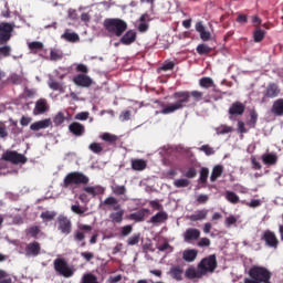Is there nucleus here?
<instances>
[{
	"instance_id": "1",
	"label": "nucleus",
	"mask_w": 283,
	"mask_h": 283,
	"mask_svg": "<svg viewBox=\"0 0 283 283\" xmlns=\"http://www.w3.org/2000/svg\"><path fill=\"white\" fill-rule=\"evenodd\" d=\"M172 98H175L176 102L167 106H165V103L156 102L163 107L159 112H156V114H174L175 112L185 109V107H191V105L196 107V103H200V101L209 103L211 96H205V92L201 91H179L172 94Z\"/></svg>"
},
{
	"instance_id": "2",
	"label": "nucleus",
	"mask_w": 283,
	"mask_h": 283,
	"mask_svg": "<svg viewBox=\"0 0 283 283\" xmlns=\"http://www.w3.org/2000/svg\"><path fill=\"white\" fill-rule=\"evenodd\" d=\"M248 275L243 283H271V277H273V273L269 269L260 265L250 268Z\"/></svg>"
},
{
	"instance_id": "3",
	"label": "nucleus",
	"mask_w": 283,
	"mask_h": 283,
	"mask_svg": "<svg viewBox=\"0 0 283 283\" xmlns=\"http://www.w3.org/2000/svg\"><path fill=\"white\" fill-rule=\"evenodd\" d=\"M90 184V177H87L85 174L81 171H72L69 172L62 182L63 189H78L81 185H88Z\"/></svg>"
},
{
	"instance_id": "4",
	"label": "nucleus",
	"mask_w": 283,
	"mask_h": 283,
	"mask_svg": "<svg viewBox=\"0 0 283 283\" xmlns=\"http://www.w3.org/2000/svg\"><path fill=\"white\" fill-rule=\"evenodd\" d=\"M104 28L108 34H113L114 36H123L127 30V22L118 18H108L104 20Z\"/></svg>"
},
{
	"instance_id": "5",
	"label": "nucleus",
	"mask_w": 283,
	"mask_h": 283,
	"mask_svg": "<svg viewBox=\"0 0 283 283\" xmlns=\"http://www.w3.org/2000/svg\"><path fill=\"white\" fill-rule=\"evenodd\" d=\"M102 205H104L105 207H113V211H116L109 214V220L111 222H113V224H120V222H123L125 210L120 209V203H118V199H116L115 197H108L102 202Z\"/></svg>"
},
{
	"instance_id": "6",
	"label": "nucleus",
	"mask_w": 283,
	"mask_h": 283,
	"mask_svg": "<svg viewBox=\"0 0 283 283\" xmlns=\"http://www.w3.org/2000/svg\"><path fill=\"white\" fill-rule=\"evenodd\" d=\"M53 269L57 275L70 279L74 275V269L63 258H57L53 261Z\"/></svg>"
},
{
	"instance_id": "7",
	"label": "nucleus",
	"mask_w": 283,
	"mask_h": 283,
	"mask_svg": "<svg viewBox=\"0 0 283 283\" xmlns=\"http://www.w3.org/2000/svg\"><path fill=\"white\" fill-rule=\"evenodd\" d=\"M197 269H199L203 275H207V273H213L216 269H218V259L216 254H210L209 256L203 258L198 263Z\"/></svg>"
},
{
	"instance_id": "8",
	"label": "nucleus",
	"mask_w": 283,
	"mask_h": 283,
	"mask_svg": "<svg viewBox=\"0 0 283 283\" xmlns=\"http://www.w3.org/2000/svg\"><path fill=\"white\" fill-rule=\"evenodd\" d=\"M2 160L11 163V165H25V163H28V157L17 150H6L2 154Z\"/></svg>"
},
{
	"instance_id": "9",
	"label": "nucleus",
	"mask_w": 283,
	"mask_h": 283,
	"mask_svg": "<svg viewBox=\"0 0 283 283\" xmlns=\"http://www.w3.org/2000/svg\"><path fill=\"white\" fill-rule=\"evenodd\" d=\"M90 232H92V226L80 223L77 230H75L73 234L74 242H81L80 247L82 249L87 247V243L85 242V233Z\"/></svg>"
},
{
	"instance_id": "10",
	"label": "nucleus",
	"mask_w": 283,
	"mask_h": 283,
	"mask_svg": "<svg viewBox=\"0 0 283 283\" xmlns=\"http://www.w3.org/2000/svg\"><path fill=\"white\" fill-rule=\"evenodd\" d=\"M261 240L265 242V247L269 249H277L280 247V240L277 239V234L271 230H265L262 233Z\"/></svg>"
},
{
	"instance_id": "11",
	"label": "nucleus",
	"mask_w": 283,
	"mask_h": 283,
	"mask_svg": "<svg viewBox=\"0 0 283 283\" xmlns=\"http://www.w3.org/2000/svg\"><path fill=\"white\" fill-rule=\"evenodd\" d=\"M14 27L8 22L0 23V45H6L12 39Z\"/></svg>"
},
{
	"instance_id": "12",
	"label": "nucleus",
	"mask_w": 283,
	"mask_h": 283,
	"mask_svg": "<svg viewBox=\"0 0 283 283\" xmlns=\"http://www.w3.org/2000/svg\"><path fill=\"white\" fill-rule=\"evenodd\" d=\"M57 224V230L63 234V235H70L72 233V220L70 218L60 214L56 220Z\"/></svg>"
},
{
	"instance_id": "13",
	"label": "nucleus",
	"mask_w": 283,
	"mask_h": 283,
	"mask_svg": "<svg viewBox=\"0 0 283 283\" xmlns=\"http://www.w3.org/2000/svg\"><path fill=\"white\" fill-rule=\"evenodd\" d=\"M72 82L77 87H92L94 85V80L90 77L87 74H77L73 77Z\"/></svg>"
},
{
	"instance_id": "14",
	"label": "nucleus",
	"mask_w": 283,
	"mask_h": 283,
	"mask_svg": "<svg viewBox=\"0 0 283 283\" xmlns=\"http://www.w3.org/2000/svg\"><path fill=\"white\" fill-rule=\"evenodd\" d=\"M24 254L27 258H38L41 255V243L39 241L28 243L24 248Z\"/></svg>"
},
{
	"instance_id": "15",
	"label": "nucleus",
	"mask_w": 283,
	"mask_h": 283,
	"mask_svg": "<svg viewBox=\"0 0 283 283\" xmlns=\"http://www.w3.org/2000/svg\"><path fill=\"white\" fill-rule=\"evenodd\" d=\"M247 109V106L242 104V102H234L230 106L228 114L230 115V120H233V116H242L244 114V111Z\"/></svg>"
},
{
	"instance_id": "16",
	"label": "nucleus",
	"mask_w": 283,
	"mask_h": 283,
	"mask_svg": "<svg viewBox=\"0 0 283 283\" xmlns=\"http://www.w3.org/2000/svg\"><path fill=\"white\" fill-rule=\"evenodd\" d=\"M280 86L276 83H270L263 92V96L264 98H277V96H280Z\"/></svg>"
},
{
	"instance_id": "17",
	"label": "nucleus",
	"mask_w": 283,
	"mask_h": 283,
	"mask_svg": "<svg viewBox=\"0 0 283 283\" xmlns=\"http://www.w3.org/2000/svg\"><path fill=\"white\" fill-rule=\"evenodd\" d=\"M185 274V270L180 265L171 266L168 275L176 282H182V275Z\"/></svg>"
},
{
	"instance_id": "18",
	"label": "nucleus",
	"mask_w": 283,
	"mask_h": 283,
	"mask_svg": "<svg viewBox=\"0 0 283 283\" xmlns=\"http://www.w3.org/2000/svg\"><path fill=\"white\" fill-rule=\"evenodd\" d=\"M149 213V209L142 208L136 212L128 214V220H134V222H145V216Z\"/></svg>"
},
{
	"instance_id": "19",
	"label": "nucleus",
	"mask_w": 283,
	"mask_h": 283,
	"mask_svg": "<svg viewBox=\"0 0 283 283\" xmlns=\"http://www.w3.org/2000/svg\"><path fill=\"white\" fill-rule=\"evenodd\" d=\"M48 127H52V119L46 118L39 122H35L30 125L31 132H39L41 129H48Z\"/></svg>"
},
{
	"instance_id": "20",
	"label": "nucleus",
	"mask_w": 283,
	"mask_h": 283,
	"mask_svg": "<svg viewBox=\"0 0 283 283\" xmlns=\"http://www.w3.org/2000/svg\"><path fill=\"white\" fill-rule=\"evenodd\" d=\"M137 33L134 30H128L119 40L122 45H132L136 43Z\"/></svg>"
},
{
	"instance_id": "21",
	"label": "nucleus",
	"mask_w": 283,
	"mask_h": 283,
	"mask_svg": "<svg viewBox=\"0 0 283 283\" xmlns=\"http://www.w3.org/2000/svg\"><path fill=\"white\" fill-rule=\"evenodd\" d=\"M69 132L73 134V136H83L85 134V126L78 122H73L69 125Z\"/></svg>"
},
{
	"instance_id": "22",
	"label": "nucleus",
	"mask_w": 283,
	"mask_h": 283,
	"mask_svg": "<svg viewBox=\"0 0 283 283\" xmlns=\"http://www.w3.org/2000/svg\"><path fill=\"white\" fill-rule=\"evenodd\" d=\"M185 276L187 280H200L205 277V274H202V271L200 269L196 270V268L190 266L186 270Z\"/></svg>"
},
{
	"instance_id": "23",
	"label": "nucleus",
	"mask_w": 283,
	"mask_h": 283,
	"mask_svg": "<svg viewBox=\"0 0 283 283\" xmlns=\"http://www.w3.org/2000/svg\"><path fill=\"white\" fill-rule=\"evenodd\" d=\"M184 238H185V242H191V240H198L200 238V230L196 228H189L186 230Z\"/></svg>"
},
{
	"instance_id": "24",
	"label": "nucleus",
	"mask_w": 283,
	"mask_h": 283,
	"mask_svg": "<svg viewBox=\"0 0 283 283\" xmlns=\"http://www.w3.org/2000/svg\"><path fill=\"white\" fill-rule=\"evenodd\" d=\"M84 191L93 196V198H96V196H103V193H105V188L102 186H87L84 187Z\"/></svg>"
},
{
	"instance_id": "25",
	"label": "nucleus",
	"mask_w": 283,
	"mask_h": 283,
	"mask_svg": "<svg viewBox=\"0 0 283 283\" xmlns=\"http://www.w3.org/2000/svg\"><path fill=\"white\" fill-rule=\"evenodd\" d=\"M196 30L200 34V39L203 41H211V32L205 29V24L202 22L196 23Z\"/></svg>"
},
{
	"instance_id": "26",
	"label": "nucleus",
	"mask_w": 283,
	"mask_h": 283,
	"mask_svg": "<svg viewBox=\"0 0 283 283\" xmlns=\"http://www.w3.org/2000/svg\"><path fill=\"white\" fill-rule=\"evenodd\" d=\"M169 219V214L165 211H159L155 216H153L149 220L151 224H161L163 222H166V220Z\"/></svg>"
},
{
	"instance_id": "27",
	"label": "nucleus",
	"mask_w": 283,
	"mask_h": 283,
	"mask_svg": "<svg viewBox=\"0 0 283 283\" xmlns=\"http://www.w3.org/2000/svg\"><path fill=\"white\" fill-rule=\"evenodd\" d=\"M133 171H145L147 169V161L145 159L130 160Z\"/></svg>"
},
{
	"instance_id": "28",
	"label": "nucleus",
	"mask_w": 283,
	"mask_h": 283,
	"mask_svg": "<svg viewBox=\"0 0 283 283\" xmlns=\"http://www.w3.org/2000/svg\"><path fill=\"white\" fill-rule=\"evenodd\" d=\"M45 112H48V101L45 99H39L35 103V107L33 109V114L35 116H39V114H45Z\"/></svg>"
},
{
	"instance_id": "29",
	"label": "nucleus",
	"mask_w": 283,
	"mask_h": 283,
	"mask_svg": "<svg viewBox=\"0 0 283 283\" xmlns=\"http://www.w3.org/2000/svg\"><path fill=\"white\" fill-rule=\"evenodd\" d=\"M207 216H209V210L202 209V210H198V211H196V213L191 214L189 217V220L191 222H198L200 220H207Z\"/></svg>"
},
{
	"instance_id": "30",
	"label": "nucleus",
	"mask_w": 283,
	"mask_h": 283,
	"mask_svg": "<svg viewBox=\"0 0 283 283\" xmlns=\"http://www.w3.org/2000/svg\"><path fill=\"white\" fill-rule=\"evenodd\" d=\"M262 163L269 166L277 165V155L266 153L262 155Z\"/></svg>"
},
{
	"instance_id": "31",
	"label": "nucleus",
	"mask_w": 283,
	"mask_h": 283,
	"mask_svg": "<svg viewBox=\"0 0 283 283\" xmlns=\"http://www.w3.org/2000/svg\"><path fill=\"white\" fill-rule=\"evenodd\" d=\"M198 258V250L191 249V250H185L182 252V260L185 262H193Z\"/></svg>"
},
{
	"instance_id": "32",
	"label": "nucleus",
	"mask_w": 283,
	"mask_h": 283,
	"mask_svg": "<svg viewBox=\"0 0 283 283\" xmlns=\"http://www.w3.org/2000/svg\"><path fill=\"white\" fill-rule=\"evenodd\" d=\"M271 112L275 116H283V98H279L273 103Z\"/></svg>"
},
{
	"instance_id": "33",
	"label": "nucleus",
	"mask_w": 283,
	"mask_h": 283,
	"mask_svg": "<svg viewBox=\"0 0 283 283\" xmlns=\"http://www.w3.org/2000/svg\"><path fill=\"white\" fill-rule=\"evenodd\" d=\"M223 172L224 167L222 165L214 166L210 176V181L216 182V180H218V178H220Z\"/></svg>"
},
{
	"instance_id": "34",
	"label": "nucleus",
	"mask_w": 283,
	"mask_h": 283,
	"mask_svg": "<svg viewBox=\"0 0 283 283\" xmlns=\"http://www.w3.org/2000/svg\"><path fill=\"white\" fill-rule=\"evenodd\" d=\"M199 85L203 90H209L210 87H216V83L213 82V78H211V77H201L199 80Z\"/></svg>"
},
{
	"instance_id": "35",
	"label": "nucleus",
	"mask_w": 283,
	"mask_h": 283,
	"mask_svg": "<svg viewBox=\"0 0 283 283\" xmlns=\"http://www.w3.org/2000/svg\"><path fill=\"white\" fill-rule=\"evenodd\" d=\"M196 50L200 56H205V54H211V52H213V48L205 43L199 44Z\"/></svg>"
},
{
	"instance_id": "36",
	"label": "nucleus",
	"mask_w": 283,
	"mask_h": 283,
	"mask_svg": "<svg viewBox=\"0 0 283 283\" xmlns=\"http://www.w3.org/2000/svg\"><path fill=\"white\" fill-rule=\"evenodd\" d=\"M247 125L250 129H255V126L258 125V112H250V119L247 120Z\"/></svg>"
},
{
	"instance_id": "37",
	"label": "nucleus",
	"mask_w": 283,
	"mask_h": 283,
	"mask_svg": "<svg viewBox=\"0 0 283 283\" xmlns=\"http://www.w3.org/2000/svg\"><path fill=\"white\" fill-rule=\"evenodd\" d=\"M264 36H266V31L258 28L254 32H253V40L254 43H262V41H264Z\"/></svg>"
},
{
	"instance_id": "38",
	"label": "nucleus",
	"mask_w": 283,
	"mask_h": 283,
	"mask_svg": "<svg viewBox=\"0 0 283 283\" xmlns=\"http://www.w3.org/2000/svg\"><path fill=\"white\" fill-rule=\"evenodd\" d=\"M62 39L69 41V43H76L77 41H80L81 38H78L76 33H71L69 30H66L62 35Z\"/></svg>"
},
{
	"instance_id": "39",
	"label": "nucleus",
	"mask_w": 283,
	"mask_h": 283,
	"mask_svg": "<svg viewBox=\"0 0 283 283\" xmlns=\"http://www.w3.org/2000/svg\"><path fill=\"white\" fill-rule=\"evenodd\" d=\"M43 222H52L56 218V211L46 210L40 214Z\"/></svg>"
},
{
	"instance_id": "40",
	"label": "nucleus",
	"mask_w": 283,
	"mask_h": 283,
	"mask_svg": "<svg viewBox=\"0 0 283 283\" xmlns=\"http://www.w3.org/2000/svg\"><path fill=\"white\" fill-rule=\"evenodd\" d=\"M226 199L228 202H231V205H238L240 202V197L233 192V191H226Z\"/></svg>"
},
{
	"instance_id": "41",
	"label": "nucleus",
	"mask_w": 283,
	"mask_h": 283,
	"mask_svg": "<svg viewBox=\"0 0 283 283\" xmlns=\"http://www.w3.org/2000/svg\"><path fill=\"white\" fill-rule=\"evenodd\" d=\"M102 140H105V143H109L111 145H116V142L118 140V136L109 134V133H104L101 136Z\"/></svg>"
},
{
	"instance_id": "42",
	"label": "nucleus",
	"mask_w": 283,
	"mask_h": 283,
	"mask_svg": "<svg viewBox=\"0 0 283 283\" xmlns=\"http://www.w3.org/2000/svg\"><path fill=\"white\" fill-rule=\"evenodd\" d=\"M27 235H31V238H39V234L41 233V228L39 226H32L25 230Z\"/></svg>"
},
{
	"instance_id": "43",
	"label": "nucleus",
	"mask_w": 283,
	"mask_h": 283,
	"mask_svg": "<svg viewBox=\"0 0 283 283\" xmlns=\"http://www.w3.org/2000/svg\"><path fill=\"white\" fill-rule=\"evenodd\" d=\"M29 50H31V52H39L43 50V42H39V41L30 42Z\"/></svg>"
},
{
	"instance_id": "44",
	"label": "nucleus",
	"mask_w": 283,
	"mask_h": 283,
	"mask_svg": "<svg viewBox=\"0 0 283 283\" xmlns=\"http://www.w3.org/2000/svg\"><path fill=\"white\" fill-rule=\"evenodd\" d=\"M112 191L115 196H125L127 193V188L125 186H114Z\"/></svg>"
},
{
	"instance_id": "45",
	"label": "nucleus",
	"mask_w": 283,
	"mask_h": 283,
	"mask_svg": "<svg viewBox=\"0 0 283 283\" xmlns=\"http://www.w3.org/2000/svg\"><path fill=\"white\" fill-rule=\"evenodd\" d=\"M75 65V72L77 74H88L90 73V67L83 63L74 64Z\"/></svg>"
},
{
	"instance_id": "46",
	"label": "nucleus",
	"mask_w": 283,
	"mask_h": 283,
	"mask_svg": "<svg viewBox=\"0 0 283 283\" xmlns=\"http://www.w3.org/2000/svg\"><path fill=\"white\" fill-rule=\"evenodd\" d=\"M53 123L54 125L59 126V125H63L65 123V115L63 114V112H59L55 117L53 118Z\"/></svg>"
},
{
	"instance_id": "47",
	"label": "nucleus",
	"mask_w": 283,
	"mask_h": 283,
	"mask_svg": "<svg viewBox=\"0 0 283 283\" xmlns=\"http://www.w3.org/2000/svg\"><path fill=\"white\" fill-rule=\"evenodd\" d=\"M88 149L92 150L93 154H102L103 153V146L98 143L90 144Z\"/></svg>"
},
{
	"instance_id": "48",
	"label": "nucleus",
	"mask_w": 283,
	"mask_h": 283,
	"mask_svg": "<svg viewBox=\"0 0 283 283\" xmlns=\"http://www.w3.org/2000/svg\"><path fill=\"white\" fill-rule=\"evenodd\" d=\"M207 178H209V168H201L199 180L202 185H206Z\"/></svg>"
},
{
	"instance_id": "49",
	"label": "nucleus",
	"mask_w": 283,
	"mask_h": 283,
	"mask_svg": "<svg viewBox=\"0 0 283 283\" xmlns=\"http://www.w3.org/2000/svg\"><path fill=\"white\" fill-rule=\"evenodd\" d=\"M140 242V234H133L127 239L128 247H134Z\"/></svg>"
},
{
	"instance_id": "50",
	"label": "nucleus",
	"mask_w": 283,
	"mask_h": 283,
	"mask_svg": "<svg viewBox=\"0 0 283 283\" xmlns=\"http://www.w3.org/2000/svg\"><path fill=\"white\" fill-rule=\"evenodd\" d=\"M50 59L52 61H61V59H63V52L56 51V50H51Z\"/></svg>"
},
{
	"instance_id": "51",
	"label": "nucleus",
	"mask_w": 283,
	"mask_h": 283,
	"mask_svg": "<svg viewBox=\"0 0 283 283\" xmlns=\"http://www.w3.org/2000/svg\"><path fill=\"white\" fill-rule=\"evenodd\" d=\"M174 67H176V63L174 62H165L160 67L159 71L161 72H169L171 70H174Z\"/></svg>"
},
{
	"instance_id": "52",
	"label": "nucleus",
	"mask_w": 283,
	"mask_h": 283,
	"mask_svg": "<svg viewBox=\"0 0 283 283\" xmlns=\"http://www.w3.org/2000/svg\"><path fill=\"white\" fill-rule=\"evenodd\" d=\"M0 283H12V277L3 270H0Z\"/></svg>"
},
{
	"instance_id": "53",
	"label": "nucleus",
	"mask_w": 283,
	"mask_h": 283,
	"mask_svg": "<svg viewBox=\"0 0 283 283\" xmlns=\"http://www.w3.org/2000/svg\"><path fill=\"white\" fill-rule=\"evenodd\" d=\"M199 151H203L206 156H213V154H216V150H213V148L209 145H202L199 148Z\"/></svg>"
},
{
	"instance_id": "54",
	"label": "nucleus",
	"mask_w": 283,
	"mask_h": 283,
	"mask_svg": "<svg viewBox=\"0 0 283 283\" xmlns=\"http://www.w3.org/2000/svg\"><path fill=\"white\" fill-rule=\"evenodd\" d=\"M231 132H233V127L227 125L217 128V134L219 135L231 134Z\"/></svg>"
},
{
	"instance_id": "55",
	"label": "nucleus",
	"mask_w": 283,
	"mask_h": 283,
	"mask_svg": "<svg viewBox=\"0 0 283 283\" xmlns=\"http://www.w3.org/2000/svg\"><path fill=\"white\" fill-rule=\"evenodd\" d=\"M174 185L178 189H180L182 187H189V179H177V180H175Z\"/></svg>"
},
{
	"instance_id": "56",
	"label": "nucleus",
	"mask_w": 283,
	"mask_h": 283,
	"mask_svg": "<svg viewBox=\"0 0 283 283\" xmlns=\"http://www.w3.org/2000/svg\"><path fill=\"white\" fill-rule=\"evenodd\" d=\"M49 87L51 90H53L54 92H61V90H63V85H61V83H59L56 81H51L49 83Z\"/></svg>"
},
{
	"instance_id": "57",
	"label": "nucleus",
	"mask_w": 283,
	"mask_h": 283,
	"mask_svg": "<svg viewBox=\"0 0 283 283\" xmlns=\"http://www.w3.org/2000/svg\"><path fill=\"white\" fill-rule=\"evenodd\" d=\"M0 138H8V127L3 122H0Z\"/></svg>"
},
{
	"instance_id": "58",
	"label": "nucleus",
	"mask_w": 283,
	"mask_h": 283,
	"mask_svg": "<svg viewBox=\"0 0 283 283\" xmlns=\"http://www.w3.org/2000/svg\"><path fill=\"white\" fill-rule=\"evenodd\" d=\"M71 211H73V213H76L77 216H83V213H85V210H83V208H81V205H73L71 206Z\"/></svg>"
},
{
	"instance_id": "59",
	"label": "nucleus",
	"mask_w": 283,
	"mask_h": 283,
	"mask_svg": "<svg viewBox=\"0 0 283 283\" xmlns=\"http://www.w3.org/2000/svg\"><path fill=\"white\" fill-rule=\"evenodd\" d=\"M158 251H169V253H171V252H174V247H171L170 244H169V242H165L164 244H161V245H158Z\"/></svg>"
},
{
	"instance_id": "60",
	"label": "nucleus",
	"mask_w": 283,
	"mask_h": 283,
	"mask_svg": "<svg viewBox=\"0 0 283 283\" xmlns=\"http://www.w3.org/2000/svg\"><path fill=\"white\" fill-rule=\"evenodd\" d=\"M149 207L155 209V211H163V205L158 200H151L149 201Z\"/></svg>"
},
{
	"instance_id": "61",
	"label": "nucleus",
	"mask_w": 283,
	"mask_h": 283,
	"mask_svg": "<svg viewBox=\"0 0 283 283\" xmlns=\"http://www.w3.org/2000/svg\"><path fill=\"white\" fill-rule=\"evenodd\" d=\"M90 118L88 112H81L75 115V120H87Z\"/></svg>"
},
{
	"instance_id": "62",
	"label": "nucleus",
	"mask_w": 283,
	"mask_h": 283,
	"mask_svg": "<svg viewBox=\"0 0 283 283\" xmlns=\"http://www.w3.org/2000/svg\"><path fill=\"white\" fill-rule=\"evenodd\" d=\"M196 176H198V171L193 167H190L185 174L186 178H196Z\"/></svg>"
},
{
	"instance_id": "63",
	"label": "nucleus",
	"mask_w": 283,
	"mask_h": 283,
	"mask_svg": "<svg viewBox=\"0 0 283 283\" xmlns=\"http://www.w3.org/2000/svg\"><path fill=\"white\" fill-rule=\"evenodd\" d=\"M10 52H12V48H10L9 45L0 48V54H2V56H10Z\"/></svg>"
},
{
	"instance_id": "64",
	"label": "nucleus",
	"mask_w": 283,
	"mask_h": 283,
	"mask_svg": "<svg viewBox=\"0 0 283 283\" xmlns=\"http://www.w3.org/2000/svg\"><path fill=\"white\" fill-rule=\"evenodd\" d=\"M10 83H13V85H20L21 83V76H19L18 74H12L9 77Z\"/></svg>"
}]
</instances>
